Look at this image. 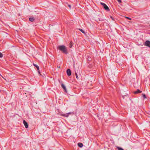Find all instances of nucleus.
<instances>
[{
	"label": "nucleus",
	"instance_id": "1",
	"mask_svg": "<svg viewBox=\"0 0 150 150\" xmlns=\"http://www.w3.org/2000/svg\"><path fill=\"white\" fill-rule=\"evenodd\" d=\"M58 49L64 54H67L68 53L67 48L64 45H59L58 47Z\"/></svg>",
	"mask_w": 150,
	"mask_h": 150
},
{
	"label": "nucleus",
	"instance_id": "2",
	"mask_svg": "<svg viewBox=\"0 0 150 150\" xmlns=\"http://www.w3.org/2000/svg\"><path fill=\"white\" fill-rule=\"evenodd\" d=\"M71 114H74V112H70L66 114H63V113H60V115L64 117H68L69 115Z\"/></svg>",
	"mask_w": 150,
	"mask_h": 150
},
{
	"label": "nucleus",
	"instance_id": "3",
	"mask_svg": "<svg viewBox=\"0 0 150 150\" xmlns=\"http://www.w3.org/2000/svg\"><path fill=\"white\" fill-rule=\"evenodd\" d=\"M100 4L102 5L104 8L107 11H109L110 9L108 6L105 3L103 2H100Z\"/></svg>",
	"mask_w": 150,
	"mask_h": 150
},
{
	"label": "nucleus",
	"instance_id": "4",
	"mask_svg": "<svg viewBox=\"0 0 150 150\" xmlns=\"http://www.w3.org/2000/svg\"><path fill=\"white\" fill-rule=\"evenodd\" d=\"M144 45L150 47V41L147 40L145 43Z\"/></svg>",
	"mask_w": 150,
	"mask_h": 150
},
{
	"label": "nucleus",
	"instance_id": "5",
	"mask_svg": "<svg viewBox=\"0 0 150 150\" xmlns=\"http://www.w3.org/2000/svg\"><path fill=\"white\" fill-rule=\"evenodd\" d=\"M33 65L35 67H36V68H37V71H38V73L40 74H40V71L39 70V67L37 65L35 64H33Z\"/></svg>",
	"mask_w": 150,
	"mask_h": 150
},
{
	"label": "nucleus",
	"instance_id": "6",
	"mask_svg": "<svg viewBox=\"0 0 150 150\" xmlns=\"http://www.w3.org/2000/svg\"><path fill=\"white\" fill-rule=\"evenodd\" d=\"M67 75L68 76H70L71 75V70L69 69H68L67 70Z\"/></svg>",
	"mask_w": 150,
	"mask_h": 150
},
{
	"label": "nucleus",
	"instance_id": "7",
	"mask_svg": "<svg viewBox=\"0 0 150 150\" xmlns=\"http://www.w3.org/2000/svg\"><path fill=\"white\" fill-rule=\"evenodd\" d=\"M23 123L25 128H28V124L27 122L25 120H24L23 121Z\"/></svg>",
	"mask_w": 150,
	"mask_h": 150
},
{
	"label": "nucleus",
	"instance_id": "8",
	"mask_svg": "<svg viewBox=\"0 0 150 150\" xmlns=\"http://www.w3.org/2000/svg\"><path fill=\"white\" fill-rule=\"evenodd\" d=\"M61 86L62 88L66 92H67V89L65 85L63 84L62 83L61 84Z\"/></svg>",
	"mask_w": 150,
	"mask_h": 150
},
{
	"label": "nucleus",
	"instance_id": "9",
	"mask_svg": "<svg viewBox=\"0 0 150 150\" xmlns=\"http://www.w3.org/2000/svg\"><path fill=\"white\" fill-rule=\"evenodd\" d=\"M142 92V91H140L139 89H137L136 91L134 92V93L135 94H137L138 93H140Z\"/></svg>",
	"mask_w": 150,
	"mask_h": 150
},
{
	"label": "nucleus",
	"instance_id": "10",
	"mask_svg": "<svg viewBox=\"0 0 150 150\" xmlns=\"http://www.w3.org/2000/svg\"><path fill=\"white\" fill-rule=\"evenodd\" d=\"M78 146L80 147H82L83 146L82 143H79L78 144Z\"/></svg>",
	"mask_w": 150,
	"mask_h": 150
},
{
	"label": "nucleus",
	"instance_id": "11",
	"mask_svg": "<svg viewBox=\"0 0 150 150\" xmlns=\"http://www.w3.org/2000/svg\"><path fill=\"white\" fill-rule=\"evenodd\" d=\"M29 20L30 21L33 22L35 20V18L33 17H30L29 18Z\"/></svg>",
	"mask_w": 150,
	"mask_h": 150
},
{
	"label": "nucleus",
	"instance_id": "12",
	"mask_svg": "<svg viewBox=\"0 0 150 150\" xmlns=\"http://www.w3.org/2000/svg\"><path fill=\"white\" fill-rule=\"evenodd\" d=\"M79 30L81 31V32L82 33H83L84 34H85V33L84 31V30H83L82 29H79Z\"/></svg>",
	"mask_w": 150,
	"mask_h": 150
},
{
	"label": "nucleus",
	"instance_id": "13",
	"mask_svg": "<svg viewBox=\"0 0 150 150\" xmlns=\"http://www.w3.org/2000/svg\"><path fill=\"white\" fill-rule=\"evenodd\" d=\"M117 149L118 150H124V149H123L121 147L117 146Z\"/></svg>",
	"mask_w": 150,
	"mask_h": 150
},
{
	"label": "nucleus",
	"instance_id": "14",
	"mask_svg": "<svg viewBox=\"0 0 150 150\" xmlns=\"http://www.w3.org/2000/svg\"><path fill=\"white\" fill-rule=\"evenodd\" d=\"M77 79H79V77L77 75V74L76 72L75 73Z\"/></svg>",
	"mask_w": 150,
	"mask_h": 150
},
{
	"label": "nucleus",
	"instance_id": "15",
	"mask_svg": "<svg viewBox=\"0 0 150 150\" xmlns=\"http://www.w3.org/2000/svg\"><path fill=\"white\" fill-rule=\"evenodd\" d=\"M3 57V54L1 53L0 52V58L2 57Z\"/></svg>",
	"mask_w": 150,
	"mask_h": 150
},
{
	"label": "nucleus",
	"instance_id": "16",
	"mask_svg": "<svg viewBox=\"0 0 150 150\" xmlns=\"http://www.w3.org/2000/svg\"><path fill=\"white\" fill-rule=\"evenodd\" d=\"M143 98L144 99L146 98V96L145 94H143Z\"/></svg>",
	"mask_w": 150,
	"mask_h": 150
},
{
	"label": "nucleus",
	"instance_id": "17",
	"mask_svg": "<svg viewBox=\"0 0 150 150\" xmlns=\"http://www.w3.org/2000/svg\"><path fill=\"white\" fill-rule=\"evenodd\" d=\"M72 43L71 42L70 43V45H69V47L71 48L72 47Z\"/></svg>",
	"mask_w": 150,
	"mask_h": 150
},
{
	"label": "nucleus",
	"instance_id": "18",
	"mask_svg": "<svg viewBox=\"0 0 150 150\" xmlns=\"http://www.w3.org/2000/svg\"><path fill=\"white\" fill-rule=\"evenodd\" d=\"M110 18L112 20H113V21H114V20H115L114 18L113 17H112V16H110Z\"/></svg>",
	"mask_w": 150,
	"mask_h": 150
},
{
	"label": "nucleus",
	"instance_id": "19",
	"mask_svg": "<svg viewBox=\"0 0 150 150\" xmlns=\"http://www.w3.org/2000/svg\"><path fill=\"white\" fill-rule=\"evenodd\" d=\"M126 18H127L129 20H131V18H130L127 17H126Z\"/></svg>",
	"mask_w": 150,
	"mask_h": 150
},
{
	"label": "nucleus",
	"instance_id": "20",
	"mask_svg": "<svg viewBox=\"0 0 150 150\" xmlns=\"http://www.w3.org/2000/svg\"><path fill=\"white\" fill-rule=\"evenodd\" d=\"M117 0L120 3H121L122 2L121 0Z\"/></svg>",
	"mask_w": 150,
	"mask_h": 150
},
{
	"label": "nucleus",
	"instance_id": "21",
	"mask_svg": "<svg viewBox=\"0 0 150 150\" xmlns=\"http://www.w3.org/2000/svg\"><path fill=\"white\" fill-rule=\"evenodd\" d=\"M68 6L70 8H71V6L70 5H68Z\"/></svg>",
	"mask_w": 150,
	"mask_h": 150
},
{
	"label": "nucleus",
	"instance_id": "22",
	"mask_svg": "<svg viewBox=\"0 0 150 150\" xmlns=\"http://www.w3.org/2000/svg\"><path fill=\"white\" fill-rule=\"evenodd\" d=\"M60 67V66H59V67H58V68H59Z\"/></svg>",
	"mask_w": 150,
	"mask_h": 150
},
{
	"label": "nucleus",
	"instance_id": "23",
	"mask_svg": "<svg viewBox=\"0 0 150 150\" xmlns=\"http://www.w3.org/2000/svg\"><path fill=\"white\" fill-rule=\"evenodd\" d=\"M149 26H150V24Z\"/></svg>",
	"mask_w": 150,
	"mask_h": 150
}]
</instances>
